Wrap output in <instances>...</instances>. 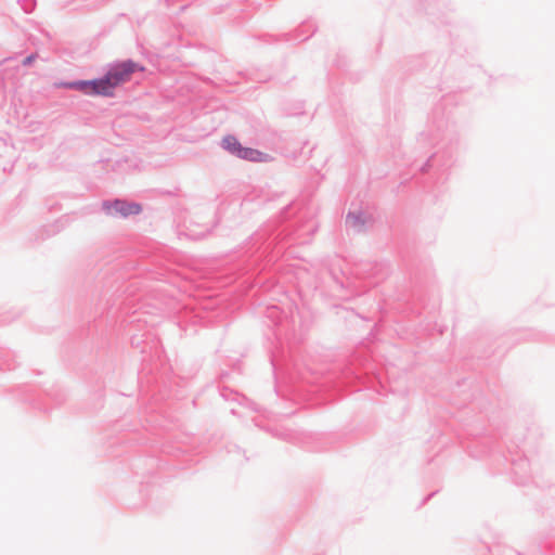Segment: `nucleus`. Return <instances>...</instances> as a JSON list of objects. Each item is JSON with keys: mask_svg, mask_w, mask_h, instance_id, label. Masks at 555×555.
<instances>
[{"mask_svg": "<svg viewBox=\"0 0 555 555\" xmlns=\"http://www.w3.org/2000/svg\"><path fill=\"white\" fill-rule=\"evenodd\" d=\"M137 70H142V67L132 61H125L114 65L103 78L72 82L67 87L78 89L89 95L109 96L113 95L116 87L129 81Z\"/></svg>", "mask_w": 555, "mask_h": 555, "instance_id": "1", "label": "nucleus"}, {"mask_svg": "<svg viewBox=\"0 0 555 555\" xmlns=\"http://www.w3.org/2000/svg\"><path fill=\"white\" fill-rule=\"evenodd\" d=\"M31 61H33V56H28V57L24 61V63H25V64H28V63H30Z\"/></svg>", "mask_w": 555, "mask_h": 555, "instance_id": "6", "label": "nucleus"}, {"mask_svg": "<svg viewBox=\"0 0 555 555\" xmlns=\"http://www.w3.org/2000/svg\"><path fill=\"white\" fill-rule=\"evenodd\" d=\"M222 146L229 151L232 154H235L238 156L240 150L242 149L241 143L233 135H227L222 140Z\"/></svg>", "mask_w": 555, "mask_h": 555, "instance_id": "4", "label": "nucleus"}, {"mask_svg": "<svg viewBox=\"0 0 555 555\" xmlns=\"http://www.w3.org/2000/svg\"><path fill=\"white\" fill-rule=\"evenodd\" d=\"M103 206L108 214L120 215L125 218L131 215H138L142 210L139 204L128 203L120 199H116L113 203H105Z\"/></svg>", "mask_w": 555, "mask_h": 555, "instance_id": "2", "label": "nucleus"}, {"mask_svg": "<svg viewBox=\"0 0 555 555\" xmlns=\"http://www.w3.org/2000/svg\"><path fill=\"white\" fill-rule=\"evenodd\" d=\"M240 158L250 160V162H269L270 156L264 154L258 150H254L250 147H243L240 150L238 154Z\"/></svg>", "mask_w": 555, "mask_h": 555, "instance_id": "3", "label": "nucleus"}, {"mask_svg": "<svg viewBox=\"0 0 555 555\" xmlns=\"http://www.w3.org/2000/svg\"><path fill=\"white\" fill-rule=\"evenodd\" d=\"M347 222H349L352 227H357L360 222V217L356 215H348Z\"/></svg>", "mask_w": 555, "mask_h": 555, "instance_id": "5", "label": "nucleus"}]
</instances>
